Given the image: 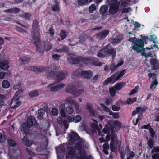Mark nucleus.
<instances>
[{
	"label": "nucleus",
	"mask_w": 159,
	"mask_h": 159,
	"mask_svg": "<svg viewBox=\"0 0 159 159\" xmlns=\"http://www.w3.org/2000/svg\"><path fill=\"white\" fill-rule=\"evenodd\" d=\"M109 115H112L114 119H117L119 118V113H113L112 111H109Z\"/></svg>",
	"instance_id": "37"
},
{
	"label": "nucleus",
	"mask_w": 159,
	"mask_h": 159,
	"mask_svg": "<svg viewBox=\"0 0 159 159\" xmlns=\"http://www.w3.org/2000/svg\"><path fill=\"white\" fill-rule=\"evenodd\" d=\"M76 147L79 151L76 157V159H86L85 152L89 148V145L85 140H80L76 144Z\"/></svg>",
	"instance_id": "2"
},
{
	"label": "nucleus",
	"mask_w": 159,
	"mask_h": 159,
	"mask_svg": "<svg viewBox=\"0 0 159 159\" xmlns=\"http://www.w3.org/2000/svg\"><path fill=\"white\" fill-rule=\"evenodd\" d=\"M15 153L13 154V155H12L10 153L9 154V157L8 158V159H20V157L18 156H14Z\"/></svg>",
	"instance_id": "53"
},
{
	"label": "nucleus",
	"mask_w": 159,
	"mask_h": 159,
	"mask_svg": "<svg viewBox=\"0 0 159 159\" xmlns=\"http://www.w3.org/2000/svg\"><path fill=\"white\" fill-rule=\"evenodd\" d=\"M110 46V45H108L106 47L103 48L102 50H100L98 53V56L100 57L104 58L105 56L108 53L111 54L113 56L115 55L116 51L114 49L108 50V47Z\"/></svg>",
	"instance_id": "7"
},
{
	"label": "nucleus",
	"mask_w": 159,
	"mask_h": 159,
	"mask_svg": "<svg viewBox=\"0 0 159 159\" xmlns=\"http://www.w3.org/2000/svg\"><path fill=\"white\" fill-rule=\"evenodd\" d=\"M60 36L62 39H64L67 36L66 33L63 30H61L60 33Z\"/></svg>",
	"instance_id": "49"
},
{
	"label": "nucleus",
	"mask_w": 159,
	"mask_h": 159,
	"mask_svg": "<svg viewBox=\"0 0 159 159\" xmlns=\"http://www.w3.org/2000/svg\"><path fill=\"white\" fill-rule=\"evenodd\" d=\"M147 144L149 149H152L153 147L154 142L153 140L152 139H149L147 142Z\"/></svg>",
	"instance_id": "34"
},
{
	"label": "nucleus",
	"mask_w": 159,
	"mask_h": 159,
	"mask_svg": "<svg viewBox=\"0 0 159 159\" xmlns=\"http://www.w3.org/2000/svg\"><path fill=\"white\" fill-rule=\"evenodd\" d=\"M152 156L153 159H159V153H154Z\"/></svg>",
	"instance_id": "64"
},
{
	"label": "nucleus",
	"mask_w": 159,
	"mask_h": 159,
	"mask_svg": "<svg viewBox=\"0 0 159 159\" xmlns=\"http://www.w3.org/2000/svg\"><path fill=\"white\" fill-rule=\"evenodd\" d=\"M117 135L114 133L112 134V136L110 144L111 149L112 152L114 151L116 148L118 143L117 141Z\"/></svg>",
	"instance_id": "12"
},
{
	"label": "nucleus",
	"mask_w": 159,
	"mask_h": 159,
	"mask_svg": "<svg viewBox=\"0 0 159 159\" xmlns=\"http://www.w3.org/2000/svg\"><path fill=\"white\" fill-rule=\"evenodd\" d=\"M48 33L51 36H53L54 34V32L52 27L49 28Z\"/></svg>",
	"instance_id": "63"
},
{
	"label": "nucleus",
	"mask_w": 159,
	"mask_h": 159,
	"mask_svg": "<svg viewBox=\"0 0 159 159\" xmlns=\"http://www.w3.org/2000/svg\"><path fill=\"white\" fill-rule=\"evenodd\" d=\"M39 93L37 90H34L29 93V95L30 98H33L38 96Z\"/></svg>",
	"instance_id": "33"
},
{
	"label": "nucleus",
	"mask_w": 159,
	"mask_h": 159,
	"mask_svg": "<svg viewBox=\"0 0 159 159\" xmlns=\"http://www.w3.org/2000/svg\"><path fill=\"white\" fill-rule=\"evenodd\" d=\"M119 79L117 73H114L105 80L103 83V84L106 85L109 83H114L118 80Z\"/></svg>",
	"instance_id": "11"
},
{
	"label": "nucleus",
	"mask_w": 159,
	"mask_h": 159,
	"mask_svg": "<svg viewBox=\"0 0 159 159\" xmlns=\"http://www.w3.org/2000/svg\"><path fill=\"white\" fill-rule=\"evenodd\" d=\"M65 103L68 104H74L77 113H79L81 111V109L80 108L79 104L75 100L73 99V98L71 97H67L65 100Z\"/></svg>",
	"instance_id": "8"
},
{
	"label": "nucleus",
	"mask_w": 159,
	"mask_h": 159,
	"mask_svg": "<svg viewBox=\"0 0 159 159\" xmlns=\"http://www.w3.org/2000/svg\"><path fill=\"white\" fill-rule=\"evenodd\" d=\"M120 109V107L115 105L112 106V109L115 111H118Z\"/></svg>",
	"instance_id": "62"
},
{
	"label": "nucleus",
	"mask_w": 159,
	"mask_h": 159,
	"mask_svg": "<svg viewBox=\"0 0 159 159\" xmlns=\"http://www.w3.org/2000/svg\"><path fill=\"white\" fill-rule=\"evenodd\" d=\"M123 39V36L121 34H119L115 38L110 39V41L113 45L117 44Z\"/></svg>",
	"instance_id": "14"
},
{
	"label": "nucleus",
	"mask_w": 159,
	"mask_h": 159,
	"mask_svg": "<svg viewBox=\"0 0 159 159\" xmlns=\"http://www.w3.org/2000/svg\"><path fill=\"white\" fill-rule=\"evenodd\" d=\"M79 136L75 132H72L70 134H68L69 143L70 145H73L75 141L78 140Z\"/></svg>",
	"instance_id": "10"
},
{
	"label": "nucleus",
	"mask_w": 159,
	"mask_h": 159,
	"mask_svg": "<svg viewBox=\"0 0 159 159\" xmlns=\"http://www.w3.org/2000/svg\"><path fill=\"white\" fill-rule=\"evenodd\" d=\"M113 124L115 126L117 127H120L121 125V123L117 120L114 121L113 122Z\"/></svg>",
	"instance_id": "60"
},
{
	"label": "nucleus",
	"mask_w": 159,
	"mask_h": 159,
	"mask_svg": "<svg viewBox=\"0 0 159 159\" xmlns=\"http://www.w3.org/2000/svg\"><path fill=\"white\" fill-rule=\"evenodd\" d=\"M35 121V119L32 116L28 118L27 123H24L22 125L21 130L24 131L25 134H28V128L31 127L33 125V122Z\"/></svg>",
	"instance_id": "5"
},
{
	"label": "nucleus",
	"mask_w": 159,
	"mask_h": 159,
	"mask_svg": "<svg viewBox=\"0 0 159 159\" xmlns=\"http://www.w3.org/2000/svg\"><path fill=\"white\" fill-rule=\"evenodd\" d=\"M31 15L28 13H25L24 14L21 16L24 18L29 19L31 17Z\"/></svg>",
	"instance_id": "57"
},
{
	"label": "nucleus",
	"mask_w": 159,
	"mask_h": 159,
	"mask_svg": "<svg viewBox=\"0 0 159 159\" xmlns=\"http://www.w3.org/2000/svg\"><path fill=\"white\" fill-rule=\"evenodd\" d=\"M75 87L73 84H69L66 89V92L71 94L73 95V93L75 92Z\"/></svg>",
	"instance_id": "19"
},
{
	"label": "nucleus",
	"mask_w": 159,
	"mask_h": 159,
	"mask_svg": "<svg viewBox=\"0 0 159 159\" xmlns=\"http://www.w3.org/2000/svg\"><path fill=\"white\" fill-rule=\"evenodd\" d=\"M22 140L24 144L25 145L27 146H30L31 145V142L27 139L26 136H24L22 139Z\"/></svg>",
	"instance_id": "31"
},
{
	"label": "nucleus",
	"mask_w": 159,
	"mask_h": 159,
	"mask_svg": "<svg viewBox=\"0 0 159 159\" xmlns=\"http://www.w3.org/2000/svg\"><path fill=\"white\" fill-rule=\"evenodd\" d=\"M100 106L102 107V109L105 111H108L109 112L110 111L109 109L107 107L105 106L104 104H100Z\"/></svg>",
	"instance_id": "61"
},
{
	"label": "nucleus",
	"mask_w": 159,
	"mask_h": 159,
	"mask_svg": "<svg viewBox=\"0 0 159 159\" xmlns=\"http://www.w3.org/2000/svg\"><path fill=\"white\" fill-rule=\"evenodd\" d=\"M158 84L157 80L155 79L151 83L150 85V88L151 89H155Z\"/></svg>",
	"instance_id": "36"
},
{
	"label": "nucleus",
	"mask_w": 159,
	"mask_h": 159,
	"mask_svg": "<svg viewBox=\"0 0 159 159\" xmlns=\"http://www.w3.org/2000/svg\"><path fill=\"white\" fill-rule=\"evenodd\" d=\"M93 120L94 121V123L91 125V126L93 129V133H94V132H96L97 131L99 132L98 126L97 124L98 123L97 121L94 119H93Z\"/></svg>",
	"instance_id": "22"
},
{
	"label": "nucleus",
	"mask_w": 159,
	"mask_h": 159,
	"mask_svg": "<svg viewBox=\"0 0 159 159\" xmlns=\"http://www.w3.org/2000/svg\"><path fill=\"white\" fill-rule=\"evenodd\" d=\"M151 37L152 40L153 41V42L154 43H158V42L157 41V37L155 35H151Z\"/></svg>",
	"instance_id": "58"
},
{
	"label": "nucleus",
	"mask_w": 159,
	"mask_h": 159,
	"mask_svg": "<svg viewBox=\"0 0 159 159\" xmlns=\"http://www.w3.org/2000/svg\"><path fill=\"white\" fill-rule=\"evenodd\" d=\"M66 111L68 114H71L74 111L73 109L70 106H68L66 109Z\"/></svg>",
	"instance_id": "42"
},
{
	"label": "nucleus",
	"mask_w": 159,
	"mask_h": 159,
	"mask_svg": "<svg viewBox=\"0 0 159 159\" xmlns=\"http://www.w3.org/2000/svg\"><path fill=\"white\" fill-rule=\"evenodd\" d=\"M116 90L115 88L114 87L110 89L109 93L111 96L114 97L115 96L116 93Z\"/></svg>",
	"instance_id": "40"
},
{
	"label": "nucleus",
	"mask_w": 159,
	"mask_h": 159,
	"mask_svg": "<svg viewBox=\"0 0 159 159\" xmlns=\"http://www.w3.org/2000/svg\"><path fill=\"white\" fill-rule=\"evenodd\" d=\"M45 111L43 109H41L38 110V114L39 117H42L45 113Z\"/></svg>",
	"instance_id": "52"
},
{
	"label": "nucleus",
	"mask_w": 159,
	"mask_h": 159,
	"mask_svg": "<svg viewBox=\"0 0 159 159\" xmlns=\"http://www.w3.org/2000/svg\"><path fill=\"white\" fill-rule=\"evenodd\" d=\"M67 119L69 122H74V117L71 114H68L67 116Z\"/></svg>",
	"instance_id": "47"
},
{
	"label": "nucleus",
	"mask_w": 159,
	"mask_h": 159,
	"mask_svg": "<svg viewBox=\"0 0 159 159\" xmlns=\"http://www.w3.org/2000/svg\"><path fill=\"white\" fill-rule=\"evenodd\" d=\"M87 107L89 112L90 115L91 116H93L94 115V111L91 105L87 103Z\"/></svg>",
	"instance_id": "29"
},
{
	"label": "nucleus",
	"mask_w": 159,
	"mask_h": 159,
	"mask_svg": "<svg viewBox=\"0 0 159 159\" xmlns=\"http://www.w3.org/2000/svg\"><path fill=\"white\" fill-rule=\"evenodd\" d=\"M8 143L10 146L14 147L16 145V143L15 142L11 139H8Z\"/></svg>",
	"instance_id": "43"
},
{
	"label": "nucleus",
	"mask_w": 159,
	"mask_h": 159,
	"mask_svg": "<svg viewBox=\"0 0 159 159\" xmlns=\"http://www.w3.org/2000/svg\"><path fill=\"white\" fill-rule=\"evenodd\" d=\"M152 149L151 151V153L152 154L155 153H159V146H155Z\"/></svg>",
	"instance_id": "44"
},
{
	"label": "nucleus",
	"mask_w": 159,
	"mask_h": 159,
	"mask_svg": "<svg viewBox=\"0 0 159 159\" xmlns=\"http://www.w3.org/2000/svg\"><path fill=\"white\" fill-rule=\"evenodd\" d=\"M150 63L152 66V68L147 70L148 72L152 71L153 70H156L159 68V61L157 60L152 58L150 60Z\"/></svg>",
	"instance_id": "15"
},
{
	"label": "nucleus",
	"mask_w": 159,
	"mask_h": 159,
	"mask_svg": "<svg viewBox=\"0 0 159 159\" xmlns=\"http://www.w3.org/2000/svg\"><path fill=\"white\" fill-rule=\"evenodd\" d=\"M135 39L134 38H131L129 40L134 43L133 46L132 47V49L136 51L137 52H140L143 49L144 42L141 39Z\"/></svg>",
	"instance_id": "3"
},
{
	"label": "nucleus",
	"mask_w": 159,
	"mask_h": 159,
	"mask_svg": "<svg viewBox=\"0 0 159 159\" xmlns=\"http://www.w3.org/2000/svg\"><path fill=\"white\" fill-rule=\"evenodd\" d=\"M18 98L14 96L10 102V105L12 108L16 109L20 105V102L18 100Z\"/></svg>",
	"instance_id": "16"
},
{
	"label": "nucleus",
	"mask_w": 159,
	"mask_h": 159,
	"mask_svg": "<svg viewBox=\"0 0 159 159\" xmlns=\"http://www.w3.org/2000/svg\"><path fill=\"white\" fill-rule=\"evenodd\" d=\"M52 10L54 11H58L59 10L58 2H56L55 5L52 7Z\"/></svg>",
	"instance_id": "45"
},
{
	"label": "nucleus",
	"mask_w": 159,
	"mask_h": 159,
	"mask_svg": "<svg viewBox=\"0 0 159 159\" xmlns=\"http://www.w3.org/2000/svg\"><path fill=\"white\" fill-rule=\"evenodd\" d=\"M125 70H123L121 71L118 74L117 73V75L119 77V78H120L121 77H122L125 74Z\"/></svg>",
	"instance_id": "56"
},
{
	"label": "nucleus",
	"mask_w": 159,
	"mask_h": 159,
	"mask_svg": "<svg viewBox=\"0 0 159 159\" xmlns=\"http://www.w3.org/2000/svg\"><path fill=\"white\" fill-rule=\"evenodd\" d=\"M81 75L83 77L86 78H90L92 77L93 73L91 71H84L81 72Z\"/></svg>",
	"instance_id": "21"
},
{
	"label": "nucleus",
	"mask_w": 159,
	"mask_h": 159,
	"mask_svg": "<svg viewBox=\"0 0 159 159\" xmlns=\"http://www.w3.org/2000/svg\"><path fill=\"white\" fill-rule=\"evenodd\" d=\"M18 61L20 62L21 64H26L30 61V58L24 56L20 58Z\"/></svg>",
	"instance_id": "25"
},
{
	"label": "nucleus",
	"mask_w": 159,
	"mask_h": 159,
	"mask_svg": "<svg viewBox=\"0 0 159 159\" xmlns=\"http://www.w3.org/2000/svg\"><path fill=\"white\" fill-rule=\"evenodd\" d=\"M75 149L72 147L70 149L69 152L66 154V159H73L75 156Z\"/></svg>",
	"instance_id": "17"
},
{
	"label": "nucleus",
	"mask_w": 159,
	"mask_h": 159,
	"mask_svg": "<svg viewBox=\"0 0 159 159\" xmlns=\"http://www.w3.org/2000/svg\"><path fill=\"white\" fill-rule=\"evenodd\" d=\"M106 3L108 5H110L109 11L111 14H114L118 12L119 10V6L120 5V2H117L116 3H111L110 1L107 0Z\"/></svg>",
	"instance_id": "4"
},
{
	"label": "nucleus",
	"mask_w": 159,
	"mask_h": 159,
	"mask_svg": "<svg viewBox=\"0 0 159 159\" xmlns=\"http://www.w3.org/2000/svg\"><path fill=\"white\" fill-rule=\"evenodd\" d=\"M5 140V138L4 136L0 133V142L1 143H3L4 142Z\"/></svg>",
	"instance_id": "59"
},
{
	"label": "nucleus",
	"mask_w": 159,
	"mask_h": 159,
	"mask_svg": "<svg viewBox=\"0 0 159 159\" xmlns=\"http://www.w3.org/2000/svg\"><path fill=\"white\" fill-rule=\"evenodd\" d=\"M125 85V83L124 82H122L117 83L113 86L117 90H120Z\"/></svg>",
	"instance_id": "24"
},
{
	"label": "nucleus",
	"mask_w": 159,
	"mask_h": 159,
	"mask_svg": "<svg viewBox=\"0 0 159 159\" xmlns=\"http://www.w3.org/2000/svg\"><path fill=\"white\" fill-rule=\"evenodd\" d=\"M33 32L32 33L33 39L32 42L34 43L37 48V50L39 52H41L43 51V46L41 45L39 36L40 34L38 27V22L35 20L33 22L32 25Z\"/></svg>",
	"instance_id": "1"
},
{
	"label": "nucleus",
	"mask_w": 159,
	"mask_h": 159,
	"mask_svg": "<svg viewBox=\"0 0 159 159\" xmlns=\"http://www.w3.org/2000/svg\"><path fill=\"white\" fill-rule=\"evenodd\" d=\"M51 112L52 115L54 116H57L58 113V110L55 108L52 109Z\"/></svg>",
	"instance_id": "55"
},
{
	"label": "nucleus",
	"mask_w": 159,
	"mask_h": 159,
	"mask_svg": "<svg viewBox=\"0 0 159 159\" xmlns=\"http://www.w3.org/2000/svg\"><path fill=\"white\" fill-rule=\"evenodd\" d=\"M74 122L75 123H78L81 120V117L79 115H77L74 117Z\"/></svg>",
	"instance_id": "39"
},
{
	"label": "nucleus",
	"mask_w": 159,
	"mask_h": 159,
	"mask_svg": "<svg viewBox=\"0 0 159 159\" xmlns=\"http://www.w3.org/2000/svg\"><path fill=\"white\" fill-rule=\"evenodd\" d=\"M84 93V90L82 89H78L76 91H75V93H73V95L75 97H78L80 95L83 94Z\"/></svg>",
	"instance_id": "30"
},
{
	"label": "nucleus",
	"mask_w": 159,
	"mask_h": 159,
	"mask_svg": "<svg viewBox=\"0 0 159 159\" xmlns=\"http://www.w3.org/2000/svg\"><path fill=\"white\" fill-rule=\"evenodd\" d=\"M54 84H51L48 87V88L50 89L51 91L55 92L60 90L61 88H63L65 84L63 83L58 84L56 85H54Z\"/></svg>",
	"instance_id": "13"
},
{
	"label": "nucleus",
	"mask_w": 159,
	"mask_h": 159,
	"mask_svg": "<svg viewBox=\"0 0 159 159\" xmlns=\"http://www.w3.org/2000/svg\"><path fill=\"white\" fill-rule=\"evenodd\" d=\"M96 10L95 5L94 4H92L89 7V11L90 13H93Z\"/></svg>",
	"instance_id": "41"
},
{
	"label": "nucleus",
	"mask_w": 159,
	"mask_h": 159,
	"mask_svg": "<svg viewBox=\"0 0 159 159\" xmlns=\"http://www.w3.org/2000/svg\"><path fill=\"white\" fill-rule=\"evenodd\" d=\"M44 48L45 50L46 51H48L52 49V46L50 44L45 43L44 46Z\"/></svg>",
	"instance_id": "46"
},
{
	"label": "nucleus",
	"mask_w": 159,
	"mask_h": 159,
	"mask_svg": "<svg viewBox=\"0 0 159 159\" xmlns=\"http://www.w3.org/2000/svg\"><path fill=\"white\" fill-rule=\"evenodd\" d=\"M123 61H121L116 65L114 64L111 65L110 68V69L112 71L111 72H113L116 70L119 67L121 66L123 64Z\"/></svg>",
	"instance_id": "23"
},
{
	"label": "nucleus",
	"mask_w": 159,
	"mask_h": 159,
	"mask_svg": "<svg viewBox=\"0 0 159 159\" xmlns=\"http://www.w3.org/2000/svg\"><path fill=\"white\" fill-rule=\"evenodd\" d=\"M68 50L66 46H64L61 49H54V51L56 52L59 53H61L66 52Z\"/></svg>",
	"instance_id": "32"
},
{
	"label": "nucleus",
	"mask_w": 159,
	"mask_h": 159,
	"mask_svg": "<svg viewBox=\"0 0 159 159\" xmlns=\"http://www.w3.org/2000/svg\"><path fill=\"white\" fill-rule=\"evenodd\" d=\"M93 0H78V4L80 6H83L90 3Z\"/></svg>",
	"instance_id": "28"
},
{
	"label": "nucleus",
	"mask_w": 159,
	"mask_h": 159,
	"mask_svg": "<svg viewBox=\"0 0 159 159\" xmlns=\"http://www.w3.org/2000/svg\"><path fill=\"white\" fill-rule=\"evenodd\" d=\"M139 89V87L138 86H136L134 88L130 93L129 95H133L138 92V90Z\"/></svg>",
	"instance_id": "48"
},
{
	"label": "nucleus",
	"mask_w": 159,
	"mask_h": 159,
	"mask_svg": "<svg viewBox=\"0 0 159 159\" xmlns=\"http://www.w3.org/2000/svg\"><path fill=\"white\" fill-rule=\"evenodd\" d=\"M135 156L134 153L132 151H130L129 152V155L127 156V159H132Z\"/></svg>",
	"instance_id": "51"
},
{
	"label": "nucleus",
	"mask_w": 159,
	"mask_h": 159,
	"mask_svg": "<svg viewBox=\"0 0 159 159\" xmlns=\"http://www.w3.org/2000/svg\"><path fill=\"white\" fill-rule=\"evenodd\" d=\"M12 13L16 14L20 11V9L14 7L11 8Z\"/></svg>",
	"instance_id": "54"
},
{
	"label": "nucleus",
	"mask_w": 159,
	"mask_h": 159,
	"mask_svg": "<svg viewBox=\"0 0 159 159\" xmlns=\"http://www.w3.org/2000/svg\"><path fill=\"white\" fill-rule=\"evenodd\" d=\"M50 75L51 76L54 75V78L57 82H59L64 79L67 76L66 73H63L62 72H53Z\"/></svg>",
	"instance_id": "9"
},
{
	"label": "nucleus",
	"mask_w": 159,
	"mask_h": 159,
	"mask_svg": "<svg viewBox=\"0 0 159 159\" xmlns=\"http://www.w3.org/2000/svg\"><path fill=\"white\" fill-rule=\"evenodd\" d=\"M108 9V7L107 5H103L100 8V13L101 14H104L107 12Z\"/></svg>",
	"instance_id": "27"
},
{
	"label": "nucleus",
	"mask_w": 159,
	"mask_h": 159,
	"mask_svg": "<svg viewBox=\"0 0 159 159\" xmlns=\"http://www.w3.org/2000/svg\"><path fill=\"white\" fill-rule=\"evenodd\" d=\"M9 67L8 62L7 61H3L0 62V68L2 69L6 70Z\"/></svg>",
	"instance_id": "20"
},
{
	"label": "nucleus",
	"mask_w": 159,
	"mask_h": 159,
	"mask_svg": "<svg viewBox=\"0 0 159 159\" xmlns=\"http://www.w3.org/2000/svg\"><path fill=\"white\" fill-rule=\"evenodd\" d=\"M109 33V30H105L102 31L100 33L98 34L97 36L98 38L100 39H103L108 35Z\"/></svg>",
	"instance_id": "18"
},
{
	"label": "nucleus",
	"mask_w": 159,
	"mask_h": 159,
	"mask_svg": "<svg viewBox=\"0 0 159 159\" xmlns=\"http://www.w3.org/2000/svg\"><path fill=\"white\" fill-rule=\"evenodd\" d=\"M136 98L135 97H134L133 98H129L127 99L126 102L127 104H130L133 103L136 101Z\"/></svg>",
	"instance_id": "38"
},
{
	"label": "nucleus",
	"mask_w": 159,
	"mask_h": 159,
	"mask_svg": "<svg viewBox=\"0 0 159 159\" xmlns=\"http://www.w3.org/2000/svg\"><path fill=\"white\" fill-rule=\"evenodd\" d=\"M42 67L38 68L36 66H29L27 67L26 69L28 70L32 71L35 72H39L41 71L40 69H42Z\"/></svg>",
	"instance_id": "26"
},
{
	"label": "nucleus",
	"mask_w": 159,
	"mask_h": 159,
	"mask_svg": "<svg viewBox=\"0 0 159 159\" xmlns=\"http://www.w3.org/2000/svg\"><path fill=\"white\" fill-rule=\"evenodd\" d=\"M68 60L69 63L72 64H78L80 62L88 64L91 62V61L88 58H83L80 61L79 59L73 56L68 57Z\"/></svg>",
	"instance_id": "6"
},
{
	"label": "nucleus",
	"mask_w": 159,
	"mask_h": 159,
	"mask_svg": "<svg viewBox=\"0 0 159 159\" xmlns=\"http://www.w3.org/2000/svg\"><path fill=\"white\" fill-rule=\"evenodd\" d=\"M144 48H143V51H144V52L142 53V56H144L145 57V58H147L148 57H152V54L151 52H149L147 54L145 52V51L144 50Z\"/></svg>",
	"instance_id": "50"
},
{
	"label": "nucleus",
	"mask_w": 159,
	"mask_h": 159,
	"mask_svg": "<svg viewBox=\"0 0 159 159\" xmlns=\"http://www.w3.org/2000/svg\"><path fill=\"white\" fill-rule=\"evenodd\" d=\"M2 86L3 88L7 89L9 87L10 84L8 80H5L2 81Z\"/></svg>",
	"instance_id": "35"
}]
</instances>
